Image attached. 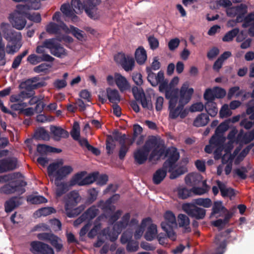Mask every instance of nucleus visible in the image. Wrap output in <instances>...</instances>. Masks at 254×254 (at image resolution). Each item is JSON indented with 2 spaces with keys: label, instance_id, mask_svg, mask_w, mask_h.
Here are the masks:
<instances>
[{
  "label": "nucleus",
  "instance_id": "nucleus-6",
  "mask_svg": "<svg viewBox=\"0 0 254 254\" xmlns=\"http://www.w3.org/2000/svg\"><path fill=\"white\" fill-rule=\"evenodd\" d=\"M91 3L90 0L87 1L83 6L79 0H72L71 6L72 9L70 8V6L68 4H64L62 5L61 10L62 12L67 16H72L74 15V13H79L82 12L83 9L89 17L92 18H96V16L94 14L95 9L94 6L95 4L92 3L91 8L87 7V4Z\"/></svg>",
  "mask_w": 254,
  "mask_h": 254
},
{
  "label": "nucleus",
  "instance_id": "nucleus-40",
  "mask_svg": "<svg viewBox=\"0 0 254 254\" xmlns=\"http://www.w3.org/2000/svg\"><path fill=\"white\" fill-rule=\"evenodd\" d=\"M205 109L207 113L211 117H215L218 113L216 104L214 101L206 102L205 104Z\"/></svg>",
  "mask_w": 254,
  "mask_h": 254
},
{
  "label": "nucleus",
  "instance_id": "nucleus-9",
  "mask_svg": "<svg viewBox=\"0 0 254 254\" xmlns=\"http://www.w3.org/2000/svg\"><path fill=\"white\" fill-rule=\"evenodd\" d=\"M130 215L129 213L125 214L121 221L115 224L113 228V231L109 232V228L104 229L102 231V234L105 236L106 238L110 239L111 241L116 240L119 234L121 233L122 229L125 228L128 223Z\"/></svg>",
  "mask_w": 254,
  "mask_h": 254
},
{
  "label": "nucleus",
  "instance_id": "nucleus-54",
  "mask_svg": "<svg viewBox=\"0 0 254 254\" xmlns=\"http://www.w3.org/2000/svg\"><path fill=\"white\" fill-rule=\"evenodd\" d=\"M54 212L55 210L52 207H44L37 210L35 214L38 217H40L50 215Z\"/></svg>",
  "mask_w": 254,
  "mask_h": 254
},
{
  "label": "nucleus",
  "instance_id": "nucleus-14",
  "mask_svg": "<svg viewBox=\"0 0 254 254\" xmlns=\"http://www.w3.org/2000/svg\"><path fill=\"white\" fill-rule=\"evenodd\" d=\"M45 44L54 56L61 58L66 55L65 50L57 43L56 39L46 40Z\"/></svg>",
  "mask_w": 254,
  "mask_h": 254
},
{
  "label": "nucleus",
  "instance_id": "nucleus-10",
  "mask_svg": "<svg viewBox=\"0 0 254 254\" xmlns=\"http://www.w3.org/2000/svg\"><path fill=\"white\" fill-rule=\"evenodd\" d=\"M130 215L129 213L125 214L121 221L115 224L113 228V231L109 232V228L104 229L102 231V234L105 236L106 238L110 239L111 241L116 240L119 234L121 233L122 229L125 228L128 223Z\"/></svg>",
  "mask_w": 254,
  "mask_h": 254
},
{
  "label": "nucleus",
  "instance_id": "nucleus-62",
  "mask_svg": "<svg viewBox=\"0 0 254 254\" xmlns=\"http://www.w3.org/2000/svg\"><path fill=\"white\" fill-rule=\"evenodd\" d=\"M147 72L148 73L147 77V79L148 81L151 83V84L152 86H156L157 85L156 75L155 73L152 72L149 69H147Z\"/></svg>",
  "mask_w": 254,
  "mask_h": 254
},
{
  "label": "nucleus",
  "instance_id": "nucleus-52",
  "mask_svg": "<svg viewBox=\"0 0 254 254\" xmlns=\"http://www.w3.org/2000/svg\"><path fill=\"white\" fill-rule=\"evenodd\" d=\"M99 213V210L96 207L93 206L89 208L85 213L84 217L86 219H91L94 218Z\"/></svg>",
  "mask_w": 254,
  "mask_h": 254
},
{
  "label": "nucleus",
  "instance_id": "nucleus-3",
  "mask_svg": "<svg viewBox=\"0 0 254 254\" xmlns=\"http://www.w3.org/2000/svg\"><path fill=\"white\" fill-rule=\"evenodd\" d=\"M5 182H8V183L0 188L1 193L10 194L17 192L19 194H22L24 192V187L26 183L20 174L14 173L0 176V183Z\"/></svg>",
  "mask_w": 254,
  "mask_h": 254
},
{
  "label": "nucleus",
  "instance_id": "nucleus-59",
  "mask_svg": "<svg viewBox=\"0 0 254 254\" xmlns=\"http://www.w3.org/2000/svg\"><path fill=\"white\" fill-rule=\"evenodd\" d=\"M232 113L229 108V106L227 104L224 105L219 112L220 117L221 118H226L230 116Z\"/></svg>",
  "mask_w": 254,
  "mask_h": 254
},
{
  "label": "nucleus",
  "instance_id": "nucleus-63",
  "mask_svg": "<svg viewBox=\"0 0 254 254\" xmlns=\"http://www.w3.org/2000/svg\"><path fill=\"white\" fill-rule=\"evenodd\" d=\"M139 100H140L141 105L143 108L147 110H151L152 109V105L151 100L150 99H147L145 97V95Z\"/></svg>",
  "mask_w": 254,
  "mask_h": 254
},
{
  "label": "nucleus",
  "instance_id": "nucleus-36",
  "mask_svg": "<svg viewBox=\"0 0 254 254\" xmlns=\"http://www.w3.org/2000/svg\"><path fill=\"white\" fill-rule=\"evenodd\" d=\"M107 97L113 103H117L120 101V96L118 90L111 88L107 89Z\"/></svg>",
  "mask_w": 254,
  "mask_h": 254
},
{
  "label": "nucleus",
  "instance_id": "nucleus-61",
  "mask_svg": "<svg viewBox=\"0 0 254 254\" xmlns=\"http://www.w3.org/2000/svg\"><path fill=\"white\" fill-rule=\"evenodd\" d=\"M132 93L136 100H139L145 95L142 90L137 87H133L132 89Z\"/></svg>",
  "mask_w": 254,
  "mask_h": 254
},
{
  "label": "nucleus",
  "instance_id": "nucleus-49",
  "mask_svg": "<svg viewBox=\"0 0 254 254\" xmlns=\"http://www.w3.org/2000/svg\"><path fill=\"white\" fill-rule=\"evenodd\" d=\"M55 184L57 187L56 190L57 197H60L68 190V185L67 184L61 183L59 185L58 184V181H55Z\"/></svg>",
  "mask_w": 254,
  "mask_h": 254
},
{
  "label": "nucleus",
  "instance_id": "nucleus-48",
  "mask_svg": "<svg viewBox=\"0 0 254 254\" xmlns=\"http://www.w3.org/2000/svg\"><path fill=\"white\" fill-rule=\"evenodd\" d=\"M202 188L193 187L191 189V192L197 195H202L206 193L209 190V187L207 186L205 180L202 181Z\"/></svg>",
  "mask_w": 254,
  "mask_h": 254
},
{
  "label": "nucleus",
  "instance_id": "nucleus-42",
  "mask_svg": "<svg viewBox=\"0 0 254 254\" xmlns=\"http://www.w3.org/2000/svg\"><path fill=\"white\" fill-rule=\"evenodd\" d=\"M254 140L251 132L250 131L245 134H243V131H241L237 137V141L242 143L247 144Z\"/></svg>",
  "mask_w": 254,
  "mask_h": 254
},
{
  "label": "nucleus",
  "instance_id": "nucleus-55",
  "mask_svg": "<svg viewBox=\"0 0 254 254\" xmlns=\"http://www.w3.org/2000/svg\"><path fill=\"white\" fill-rule=\"evenodd\" d=\"M203 97L206 102H209L210 101H213L215 98H216L214 88L213 89H207L204 93Z\"/></svg>",
  "mask_w": 254,
  "mask_h": 254
},
{
  "label": "nucleus",
  "instance_id": "nucleus-34",
  "mask_svg": "<svg viewBox=\"0 0 254 254\" xmlns=\"http://www.w3.org/2000/svg\"><path fill=\"white\" fill-rule=\"evenodd\" d=\"M209 121V117L206 114L201 113L198 115L193 121L195 127H202L206 125Z\"/></svg>",
  "mask_w": 254,
  "mask_h": 254
},
{
  "label": "nucleus",
  "instance_id": "nucleus-28",
  "mask_svg": "<svg viewBox=\"0 0 254 254\" xmlns=\"http://www.w3.org/2000/svg\"><path fill=\"white\" fill-rule=\"evenodd\" d=\"M202 181V176L198 173L189 174L185 178V182L188 185H195Z\"/></svg>",
  "mask_w": 254,
  "mask_h": 254
},
{
  "label": "nucleus",
  "instance_id": "nucleus-64",
  "mask_svg": "<svg viewBox=\"0 0 254 254\" xmlns=\"http://www.w3.org/2000/svg\"><path fill=\"white\" fill-rule=\"evenodd\" d=\"M148 41L151 49H156L158 47L159 41L158 39L153 36H149L148 37Z\"/></svg>",
  "mask_w": 254,
  "mask_h": 254
},
{
  "label": "nucleus",
  "instance_id": "nucleus-12",
  "mask_svg": "<svg viewBox=\"0 0 254 254\" xmlns=\"http://www.w3.org/2000/svg\"><path fill=\"white\" fill-rule=\"evenodd\" d=\"M107 81L110 85H113L114 83H116L122 92L127 91L130 88V84L127 78L118 73H115L114 76L108 75L107 77Z\"/></svg>",
  "mask_w": 254,
  "mask_h": 254
},
{
  "label": "nucleus",
  "instance_id": "nucleus-60",
  "mask_svg": "<svg viewBox=\"0 0 254 254\" xmlns=\"http://www.w3.org/2000/svg\"><path fill=\"white\" fill-rule=\"evenodd\" d=\"M68 31L71 32L79 40H81L84 37V32L73 26H70V30L68 29Z\"/></svg>",
  "mask_w": 254,
  "mask_h": 254
},
{
  "label": "nucleus",
  "instance_id": "nucleus-35",
  "mask_svg": "<svg viewBox=\"0 0 254 254\" xmlns=\"http://www.w3.org/2000/svg\"><path fill=\"white\" fill-rule=\"evenodd\" d=\"M148 226L147 231L145 234V238L148 241L152 240L156 236L157 231L156 225L152 224V222Z\"/></svg>",
  "mask_w": 254,
  "mask_h": 254
},
{
  "label": "nucleus",
  "instance_id": "nucleus-39",
  "mask_svg": "<svg viewBox=\"0 0 254 254\" xmlns=\"http://www.w3.org/2000/svg\"><path fill=\"white\" fill-rule=\"evenodd\" d=\"M105 215V218L108 219V221L110 223H114L116 221L122 214V211L120 210H118L116 212H114V211H105V209H103Z\"/></svg>",
  "mask_w": 254,
  "mask_h": 254
},
{
  "label": "nucleus",
  "instance_id": "nucleus-41",
  "mask_svg": "<svg viewBox=\"0 0 254 254\" xmlns=\"http://www.w3.org/2000/svg\"><path fill=\"white\" fill-rule=\"evenodd\" d=\"M37 152L45 155L51 152H59L58 149L45 144H39L37 147Z\"/></svg>",
  "mask_w": 254,
  "mask_h": 254
},
{
  "label": "nucleus",
  "instance_id": "nucleus-24",
  "mask_svg": "<svg viewBox=\"0 0 254 254\" xmlns=\"http://www.w3.org/2000/svg\"><path fill=\"white\" fill-rule=\"evenodd\" d=\"M227 209L223 206L221 202H215L212 207L210 217L213 218L214 217H217L221 216L223 215V213H225Z\"/></svg>",
  "mask_w": 254,
  "mask_h": 254
},
{
  "label": "nucleus",
  "instance_id": "nucleus-7",
  "mask_svg": "<svg viewBox=\"0 0 254 254\" xmlns=\"http://www.w3.org/2000/svg\"><path fill=\"white\" fill-rule=\"evenodd\" d=\"M145 147L149 148V151L152 152L149 157V161L152 162H156L159 160L162 156L165 154L166 156L167 151L170 149L166 150L165 147L163 144L160 143L158 140L155 137H150L145 142ZM172 147H171V148Z\"/></svg>",
  "mask_w": 254,
  "mask_h": 254
},
{
  "label": "nucleus",
  "instance_id": "nucleus-26",
  "mask_svg": "<svg viewBox=\"0 0 254 254\" xmlns=\"http://www.w3.org/2000/svg\"><path fill=\"white\" fill-rule=\"evenodd\" d=\"M243 27H249L250 34L252 36L254 35V12L250 13L244 18Z\"/></svg>",
  "mask_w": 254,
  "mask_h": 254
},
{
  "label": "nucleus",
  "instance_id": "nucleus-32",
  "mask_svg": "<svg viewBox=\"0 0 254 254\" xmlns=\"http://www.w3.org/2000/svg\"><path fill=\"white\" fill-rule=\"evenodd\" d=\"M19 200L16 197H12L7 200L4 203L5 211L7 213L11 212L20 205Z\"/></svg>",
  "mask_w": 254,
  "mask_h": 254
},
{
  "label": "nucleus",
  "instance_id": "nucleus-30",
  "mask_svg": "<svg viewBox=\"0 0 254 254\" xmlns=\"http://www.w3.org/2000/svg\"><path fill=\"white\" fill-rule=\"evenodd\" d=\"M151 222V219L150 218H146L142 220L141 224L136 229L134 234L135 239H139L142 235L144 231V228L147 225H149Z\"/></svg>",
  "mask_w": 254,
  "mask_h": 254
},
{
  "label": "nucleus",
  "instance_id": "nucleus-33",
  "mask_svg": "<svg viewBox=\"0 0 254 254\" xmlns=\"http://www.w3.org/2000/svg\"><path fill=\"white\" fill-rule=\"evenodd\" d=\"M60 28H62L64 32H68V28L64 23H62L59 27L56 24L51 22L47 26L46 30L49 33L55 34L58 33Z\"/></svg>",
  "mask_w": 254,
  "mask_h": 254
},
{
  "label": "nucleus",
  "instance_id": "nucleus-45",
  "mask_svg": "<svg viewBox=\"0 0 254 254\" xmlns=\"http://www.w3.org/2000/svg\"><path fill=\"white\" fill-rule=\"evenodd\" d=\"M52 131L56 140H59L61 138H66L68 135V132L61 127H54L52 128Z\"/></svg>",
  "mask_w": 254,
  "mask_h": 254
},
{
  "label": "nucleus",
  "instance_id": "nucleus-4",
  "mask_svg": "<svg viewBox=\"0 0 254 254\" xmlns=\"http://www.w3.org/2000/svg\"><path fill=\"white\" fill-rule=\"evenodd\" d=\"M229 124L227 121L221 123L216 128L215 134L209 141V144L205 147V151L210 153L214 150V158L219 159L221 156V152L223 149V143L225 140L224 133L228 130Z\"/></svg>",
  "mask_w": 254,
  "mask_h": 254
},
{
  "label": "nucleus",
  "instance_id": "nucleus-47",
  "mask_svg": "<svg viewBox=\"0 0 254 254\" xmlns=\"http://www.w3.org/2000/svg\"><path fill=\"white\" fill-rule=\"evenodd\" d=\"M49 243L55 248L57 252L62 251L63 248L62 240L54 235L52 236Z\"/></svg>",
  "mask_w": 254,
  "mask_h": 254
},
{
  "label": "nucleus",
  "instance_id": "nucleus-16",
  "mask_svg": "<svg viewBox=\"0 0 254 254\" xmlns=\"http://www.w3.org/2000/svg\"><path fill=\"white\" fill-rule=\"evenodd\" d=\"M246 11V6L245 4H241L237 6L232 7L227 9V14L230 17H234L238 15L236 22H241L243 20V15Z\"/></svg>",
  "mask_w": 254,
  "mask_h": 254
},
{
  "label": "nucleus",
  "instance_id": "nucleus-18",
  "mask_svg": "<svg viewBox=\"0 0 254 254\" xmlns=\"http://www.w3.org/2000/svg\"><path fill=\"white\" fill-rule=\"evenodd\" d=\"M17 166L15 158H7L0 160V173L14 169Z\"/></svg>",
  "mask_w": 254,
  "mask_h": 254
},
{
  "label": "nucleus",
  "instance_id": "nucleus-50",
  "mask_svg": "<svg viewBox=\"0 0 254 254\" xmlns=\"http://www.w3.org/2000/svg\"><path fill=\"white\" fill-rule=\"evenodd\" d=\"M194 203L205 208H209L212 205V201L208 198H199L194 200Z\"/></svg>",
  "mask_w": 254,
  "mask_h": 254
},
{
  "label": "nucleus",
  "instance_id": "nucleus-13",
  "mask_svg": "<svg viewBox=\"0 0 254 254\" xmlns=\"http://www.w3.org/2000/svg\"><path fill=\"white\" fill-rule=\"evenodd\" d=\"M182 209L188 215L197 219H203L206 214V210L204 209L190 203L183 204Z\"/></svg>",
  "mask_w": 254,
  "mask_h": 254
},
{
  "label": "nucleus",
  "instance_id": "nucleus-23",
  "mask_svg": "<svg viewBox=\"0 0 254 254\" xmlns=\"http://www.w3.org/2000/svg\"><path fill=\"white\" fill-rule=\"evenodd\" d=\"M54 59V58L47 54L43 55L41 58L35 54H31L28 57L27 61L31 64L35 65L43 61L52 62Z\"/></svg>",
  "mask_w": 254,
  "mask_h": 254
},
{
  "label": "nucleus",
  "instance_id": "nucleus-25",
  "mask_svg": "<svg viewBox=\"0 0 254 254\" xmlns=\"http://www.w3.org/2000/svg\"><path fill=\"white\" fill-rule=\"evenodd\" d=\"M60 162H56L53 163L48 167V174L51 179L57 180L58 173L60 172Z\"/></svg>",
  "mask_w": 254,
  "mask_h": 254
},
{
  "label": "nucleus",
  "instance_id": "nucleus-5",
  "mask_svg": "<svg viewBox=\"0 0 254 254\" xmlns=\"http://www.w3.org/2000/svg\"><path fill=\"white\" fill-rule=\"evenodd\" d=\"M31 8H36L32 6ZM30 9V7L27 5L18 4L16 6L15 10L10 13L8 19L12 26L15 29L21 30L23 29L26 24L25 17L27 16V11Z\"/></svg>",
  "mask_w": 254,
  "mask_h": 254
},
{
  "label": "nucleus",
  "instance_id": "nucleus-29",
  "mask_svg": "<svg viewBox=\"0 0 254 254\" xmlns=\"http://www.w3.org/2000/svg\"><path fill=\"white\" fill-rule=\"evenodd\" d=\"M73 171L72 168L70 166H64L63 162H60V172L56 181L61 180L70 174Z\"/></svg>",
  "mask_w": 254,
  "mask_h": 254
},
{
  "label": "nucleus",
  "instance_id": "nucleus-44",
  "mask_svg": "<svg viewBox=\"0 0 254 254\" xmlns=\"http://www.w3.org/2000/svg\"><path fill=\"white\" fill-rule=\"evenodd\" d=\"M178 223L180 227H184L186 232H190V220L186 215L181 214L178 216Z\"/></svg>",
  "mask_w": 254,
  "mask_h": 254
},
{
  "label": "nucleus",
  "instance_id": "nucleus-51",
  "mask_svg": "<svg viewBox=\"0 0 254 254\" xmlns=\"http://www.w3.org/2000/svg\"><path fill=\"white\" fill-rule=\"evenodd\" d=\"M27 201L33 204H40L47 202L46 199L41 195H30L27 198Z\"/></svg>",
  "mask_w": 254,
  "mask_h": 254
},
{
  "label": "nucleus",
  "instance_id": "nucleus-2",
  "mask_svg": "<svg viewBox=\"0 0 254 254\" xmlns=\"http://www.w3.org/2000/svg\"><path fill=\"white\" fill-rule=\"evenodd\" d=\"M167 160L165 162L163 167L157 170L153 175V181L154 184H160L165 178L167 171L171 173L170 178L174 179L184 174L186 168L177 169L176 162L179 158V154L175 148L169 149L167 152Z\"/></svg>",
  "mask_w": 254,
  "mask_h": 254
},
{
  "label": "nucleus",
  "instance_id": "nucleus-20",
  "mask_svg": "<svg viewBox=\"0 0 254 254\" xmlns=\"http://www.w3.org/2000/svg\"><path fill=\"white\" fill-rule=\"evenodd\" d=\"M119 198L120 195L119 194H115L106 202L100 201L99 205L102 209H105V211H114L115 206L113 204L116 203Z\"/></svg>",
  "mask_w": 254,
  "mask_h": 254
},
{
  "label": "nucleus",
  "instance_id": "nucleus-43",
  "mask_svg": "<svg viewBox=\"0 0 254 254\" xmlns=\"http://www.w3.org/2000/svg\"><path fill=\"white\" fill-rule=\"evenodd\" d=\"M32 93H27L23 91L18 94L13 95L10 98V101L11 103L23 102L24 98L30 97Z\"/></svg>",
  "mask_w": 254,
  "mask_h": 254
},
{
  "label": "nucleus",
  "instance_id": "nucleus-15",
  "mask_svg": "<svg viewBox=\"0 0 254 254\" xmlns=\"http://www.w3.org/2000/svg\"><path fill=\"white\" fill-rule=\"evenodd\" d=\"M115 60L120 63L126 71L132 70L134 67L135 62L131 57L125 56L124 54H119L115 57Z\"/></svg>",
  "mask_w": 254,
  "mask_h": 254
},
{
  "label": "nucleus",
  "instance_id": "nucleus-37",
  "mask_svg": "<svg viewBox=\"0 0 254 254\" xmlns=\"http://www.w3.org/2000/svg\"><path fill=\"white\" fill-rule=\"evenodd\" d=\"M174 191L176 193L178 197L184 199L191 195V190H189L183 186H179Z\"/></svg>",
  "mask_w": 254,
  "mask_h": 254
},
{
  "label": "nucleus",
  "instance_id": "nucleus-27",
  "mask_svg": "<svg viewBox=\"0 0 254 254\" xmlns=\"http://www.w3.org/2000/svg\"><path fill=\"white\" fill-rule=\"evenodd\" d=\"M217 185H218L221 193L223 197H229L231 199L235 196L234 190L231 188H227L225 184L222 183L220 181H216Z\"/></svg>",
  "mask_w": 254,
  "mask_h": 254
},
{
  "label": "nucleus",
  "instance_id": "nucleus-46",
  "mask_svg": "<svg viewBox=\"0 0 254 254\" xmlns=\"http://www.w3.org/2000/svg\"><path fill=\"white\" fill-rule=\"evenodd\" d=\"M46 244L43 243L39 241H33L30 243V251L35 254H39L41 253L42 249Z\"/></svg>",
  "mask_w": 254,
  "mask_h": 254
},
{
  "label": "nucleus",
  "instance_id": "nucleus-1",
  "mask_svg": "<svg viewBox=\"0 0 254 254\" xmlns=\"http://www.w3.org/2000/svg\"><path fill=\"white\" fill-rule=\"evenodd\" d=\"M159 83V91H165V97L169 100V118L175 119L179 117L181 119L186 117L188 111L184 109V107L190 101L194 93L193 89L190 87L189 82H185L179 91L178 89H171L167 81Z\"/></svg>",
  "mask_w": 254,
  "mask_h": 254
},
{
  "label": "nucleus",
  "instance_id": "nucleus-38",
  "mask_svg": "<svg viewBox=\"0 0 254 254\" xmlns=\"http://www.w3.org/2000/svg\"><path fill=\"white\" fill-rule=\"evenodd\" d=\"M86 173L84 172H81L75 175L71 179L69 186H74L78 185L79 186H84V176Z\"/></svg>",
  "mask_w": 254,
  "mask_h": 254
},
{
  "label": "nucleus",
  "instance_id": "nucleus-56",
  "mask_svg": "<svg viewBox=\"0 0 254 254\" xmlns=\"http://www.w3.org/2000/svg\"><path fill=\"white\" fill-rule=\"evenodd\" d=\"M238 29H233L226 34V35L223 38V41L225 42H229L231 41L233 38L238 34Z\"/></svg>",
  "mask_w": 254,
  "mask_h": 254
},
{
  "label": "nucleus",
  "instance_id": "nucleus-57",
  "mask_svg": "<svg viewBox=\"0 0 254 254\" xmlns=\"http://www.w3.org/2000/svg\"><path fill=\"white\" fill-rule=\"evenodd\" d=\"M234 177L237 176L239 178L245 179L247 178V170L246 168L242 167L234 170Z\"/></svg>",
  "mask_w": 254,
  "mask_h": 254
},
{
  "label": "nucleus",
  "instance_id": "nucleus-8",
  "mask_svg": "<svg viewBox=\"0 0 254 254\" xmlns=\"http://www.w3.org/2000/svg\"><path fill=\"white\" fill-rule=\"evenodd\" d=\"M80 200L81 197L76 191H72L68 194V200L65 204V211L69 217L77 216L84 209L85 207L83 205L74 208Z\"/></svg>",
  "mask_w": 254,
  "mask_h": 254
},
{
  "label": "nucleus",
  "instance_id": "nucleus-53",
  "mask_svg": "<svg viewBox=\"0 0 254 254\" xmlns=\"http://www.w3.org/2000/svg\"><path fill=\"white\" fill-rule=\"evenodd\" d=\"M204 108H205V106L202 103L196 102L192 104L191 106H190L189 110L187 108H185L184 107V109H187L188 111V113L189 111L193 113L196 112H201L204 109Z\"/></svg>",
  "mask_w": 254,
  "mask_h": 254
},
{
  "label": "nucleus",
  "instance_id": "nucleus-31",
  "mask_svg": "<svg viewBox=\"0 0 254 254\" xmlns=\"http://www.w3.org/2000/svg\"><path fill=\"white\" fill-rule=\"evenodd\" d=\"M135 58L138 64H144L147 59V54L145 49L141 47L137 48L135 53Z\"/></svg>",
  "mask_w": 254,
  "mask_h": 254
},
{
  "label": "nucleus",
  "instance_id": "nucleus-17",
  "mask_svg": "<svg viewBox=\"0 0 254 254\" xmlns=\"http://www.w3.org/2000/svg\"><path fill=\"white\" fill-rule=\"evenodd\" d=\"M164 220L161 223V227L164 231H168L176 226L175 214L171 211H167L164 214Z\"/></svg>",
  "mask_w": 254,
  "mask_h": 254
},
{
  "label": "nucleus",
  "instance_id": "nucleus-58",
  "mask_svg": "<svg viewBox=\"0 0 254 254\" xmlns=\"http://www.w3.org/2000/svg\"><path fill=\"white\" fill-rule=\"evenodd\" d=\"M70 134L74 139H79L80 135V127L79 124L77 122L74 123Z\"/></svg>",
  "mask_w": 254,
  "mask_h": 254
},
{
  "label": "nucleus",
  "instance_id": "nucleus-22",
  "mask_svg": "<svg viewBox=\"0 0 254 254\" xmlns=\"http://www.w3.org/2000/svg\"><path fill=\"white\" fill-rule=\"evenodd\" d=\"M22 85L26 90L31 92L33 89L43 86L44 83L39 82L38 79L35 77L27 80Z\"/></svg>",
  "mask_w": 254,
  "mask_h": 254
},
{
  "label": "nucleus",
  "instance_id": "nucleus-11",
  "mask_svg": "<svg viewBox=\"0 0 254 254\" xmlns=\"http://www.w3.org/2000/svg\"><path fill=\"white\" fill-rule=\"evenodd\" d=\"M4 38L9 42L6 47V51L8 54H14L21 47V45L19 43L21 39V35L20 32L11 31L5 34Z\"/></svg>",
  "mask_w": 254,
  "mask_h": 254
},
{
  "label": "nucleus",
  "instance_id": "nucleus-21",
  "mask_svg": "<svg viewBox=\"0 0 254 254\" xmlns=\"http://www.w3.org/2000/svg\"><path fill=\"white\" fill-rule=\"evenodd\" d=\"M149 148L145 147V144L141 149L137 150L134 153L135 161L139 164H143L147 159Z\"/></svg>",
  "mask_w": 254,
  "mask_h": 254
},
{
  "label": "nucleus",
  "instance_id": "nucleus-19",
  "mask_svg": "<svg viewBox=\"0 0 254 254\" xmlns=\"http://www.w3.org/2000/svg\"><path fill=\"white\" fill-rule=\"evenodd\" d=\"M240 149H236L234 154L232 155L227 152V150H226V153L222 157V160L223 164L227 163L224 169V171L226 175H229L231 173L232 169L233 160L237 155Z\"/></svg>",
  "mask_w": 254,
  "mask_h": 254
}]
</instances>
